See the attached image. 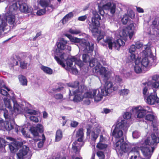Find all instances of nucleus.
Listing matches in <instances>:
<instances>
[{
	"instance_id": "obj_55",
	"label": "nucleus",
	"mask_w": 159,
	"mask_h": 159,
	"mask_svg": "<svg viewBox=\"0 0 159 159\" xmlns=\"http://www.w3.org/2000/svg\"><path fill=\"white\" fill-rule=\"evenodd\" d=\"M29 118L31 120L35 122H37L39 121L38 118L34 116H30Z\"/></svg>"
},
{
	"instance_id": "obj_20",
	"label": "nucleus",
	"mask_w": 159,
	"mask_h": 159,
	"mask_svg": "<svg viewBox=\"0 0 159 159\" xmlns=\"http://www.w3.org/2000/svg\"><path fill=\"white\" fill-rule=\"evenodd\" d=\"M17 3L19 6L18 8L21 12L25 13H29L31 12L33 10L32 8L28 7L26 3L22 1H18Z\"/></svg>"
},
{
	"instance_id": "obj_26",
	"label": "nucleus",
	"mask_w": 159,
	"mask_h": 159,
	"mask_svg": "<svg viewBox=\"0 0 159 159\" xmlns=\"http://www.w3.org/2000/svg\"><path fill=\"white\" fill-rule=\"evenodd\" d=\"M78 142H77L76 143L72 144V149L73 152L74 153L75 156H79L80 151V148L77 145V144H78Z\"/></svg>"
},
{
	"instance_id": "obj_24",
	"label": "nucleus",
	"mask_w": 159,
	"mask_h": 159,
	"mask_svg": "<svg viewBox=\"0 0 159 159\" xmlns=\"http://www.w3.org/2000/svg\"><path fill=\"white\" fill-rule=\"evenodd\" d=\"M76 136L78 138L77 140L74 142V144L76 143L77 142H80L82 141L83 138L84 136L83 129L82 128L79 129L76 132Z\"/></svg>"
},
{
	"instance_id": "obj_18",
	"label": "nucleus",
	"mask_w": 159,
	"mask_h": 159,
	"mask_svg": "<svg viewBox=\"0 0 159 159\" xmlns=\"http://www.w3.org/2000/svg\"><path fill=\"white\" fill-rule=\"evenodd\" d=\"M152 126L153 131L151 135L152 140L150 141V140L148 142L150 144L153 145L155 143H159V133L157 127L153 124ZM149 138V139L150 140V138Z\"/></svg>"
},
{
	"instance_id": "obj_63",
	"label": "nucleus",
	"mask_w": 159,
	"mask_h": 159,
	"mask_svg": "<svg viewBox=\"0 0 159 159\" xmlns=\"http://www.w3.org/2000/svg\"><path fill=\"white\" fill-rule=\"evenodd\" d=\"M130 58L132 61L134 60L135 61L136 60V56L135 55L134 53H130ZM137 60H139V59H137Z\"/></svg>"
},
{
	"instance_id": "obj_1",
	"label": "nucleus",
	"mask_w": 159,
	"mask_h": 159,
	"mask_svg": "<svg viewBox=\"0 0 159 159\" xmlns=\"http://www.w3.org/2000/svg\"><path fill=\"white\" fill-rule=\"evenodd\" d=\"M120 123L117 125V127L114 129L112 133V135L115 139V144H114L115 150L118 155L121 156L123 152H135L139 154V149L137 145L132 147L129 143L124 142V137L122 130L126 131L127 130L128 125L125 124L122 125Z\"/></svg>"
},
{
	"instance_id": "obj_50",
	"label": "nucleus",
	"mask_w": 159,
	"mask_h": 159,
	"mask_svg": "<svg viewBox=\"0 0 159 159\" xmlns=\"http://www.w3.org/2000/svg\"><path fill=\"white\" fill-rule=\"evenodd\" d=\"M136 47L135 45H131L129 49V52L130 53H134L135 51L136 50Z\"/></svg>"
},
{
	"instance_id": "obj_31",
	"label": "nucleus",
	"mask_w": 159,
	"mask_h": 159,
	"mask_svg": "<svg viewBox=\"0 0 159 159\" xmlns=\"http://www.w3.org/2000/svg\"><path fill=\"white\" fill-rule=\"evenodd\" d=\"M76 60V56H72L70 58H67L66 60V64L68 66L71 67L72 65L73 62H74Z\"/></svg>"
},
{
	"instance_id": "obj_19",
	"label": "nucleus",
	"mask_w": 159,
	"mask_h": 159,
	"mask_svg": "<svg viewBox=\"0 0 159 159\" xmlns=\"http://www.w3.org/2000/svg\"><path fill=\"white\" fill-rule=\"evenodd\" d=\"M159 79V75H154L152 76V80L147 82V85L151 87L152 89H158L159 83L157 81Z\"/></svg>"
},
{
	"instance_id": "obj_28",
	"label": "nucleus",
	"mask_w": 159,
	"mask_h": 159,
	"mask_svg": "<svg viewBox=\"0 0 159 159\" xmlns=\"http://www.w3.org/2000/svg\"><path fill=\"white\" fill-rule=\"evenodd\" d=\"M149 63V61L147 57L143 58L141 61L139 59V63L140 65L141 66H143V68L147 66Z\"/></svg>"
},
{
	"instance_id": "obj_64",
	"label": "nucleus",
	"mask_w": 159,
	"mask_h": 159,
	"mask_svg": "<svg viewBox=\"0 0 159 159\" xmlns=\"http://www.w3.org/2000/svg\"><path fill=\"white\" fill-rule=\"evenodd\" d=\"M98 143H105V140L102 135H100V140Z\"/></svg>"
},
{
	"instance_id": "obj_53",
	"label": "nucleus",
	"mask_w": 159,
	"mask_h": 159,
	"mask_svg": "<svg viewBox=\"0 0 159 159\" xmlns=\"http://www.w3.org/2000/svg\"><path fill=\"white\" fill-rule=\"evenodd\" d=\"M87 15H85L79 17L78 18V20L79 21H84L87 19Z\"/></svg>"
},
{
	"instance_id": "obj_43",
	"label": "nucleus",
	"mask_w": 159,
	"mask_h": 159,
	"mask_svg": "<svg viewBox=\"0 0 159 159\" xmlns=\"http://www.w3.org/2000/svg\"><path fill=\"white\" fill-rule=\"evenodd\" d=\"M75 65H76L78 66L80 68L83 66L84 65V64L82 61L80 59H77L76 58V60L75 61H74Z\"/></svg>"
},
{
	"instance_id": "obj_56",
	"label": "nucleus",
	"mask_w": 159,
	"mask_h": 159,
	"mask_svg": "<svg viewBox=\"0 0 159 159\" xmlns=\"http://www.w3.org/2000/svg\"><path fill=\"white\" fill-rule=\"evenodd\" d=\"M135 14L133 10H130L128 12V16L129 17L133 19L134 18Z\"/></svg>"
},
{
	"instance_id": "obj_4",
	"label": "nucleus",
	"mask_w": 159,
	"mask_h": 159,
	"mask_svg": "<svg viewBox=\"0 0 159 159\" xmlns=\"http://www.w3.org/2000/svg\"><path fill=\"white\" fill-rule=\"evenodd\" d=\"M67 42L63 38H61L59 42H57V48L54 51L53 56H54L55 59L57 61L58 64L61 65L63 67H65V64L63 62L62 60H65L64 56L65 53H62L63 50L65 49L67 47L68 51L71 50V47L70 46L66 45Z\"/></svg>"
},
{
	"instance_id": "obj_25",
	"label": "nucleus",
	"mask_w": 159,
	"mask_h": 159,
	"mask_svg": "<svg viewBox=\"0 0 159 159\" xmlns=\"http://www.w3.org/2000/svg\"><path fill=\"white\" fill-rule=\"evenodd\" d=\"M18 5V4L17 3V2L13 3L12 5L10 6L9 11L7 12L16 14L19 8Z\"/></svg>"
},
{
	"instance_id": "obj_11",
	"label": "nucleus",
	"mask_w": 159,
	"mask_h": 159,
	"mask_svg": "<svg viewBox=\"0 0 159 159\" xmlns=\"http://www.w3.org/2000/svg\"><path fill=\"white\" fill-rule=\"evenodd\" d=\"M133 111L135 112L138 118H142L148 113L151 112L152 110L148 106H139L132 109Z\"/></svg>"
},
{
	"instance_id": "obj_61",
	"label": "nucleus",
	"mask_w": 159,
	"mask_h": 159,
	"mask_svg": "<svg viewBox=\"0 0 159 159\" xmlns=\"http://www.w3.org/2000/svg\"><path fill=\"white\" fill-rule=\"evenodd\" d=\"M63 88V87H59L57 88L53 89L52 90L55 92H59L60 91L62 90Z\"/></svg>"
},
{
	"instance_id": "obj_6",
	"label": "nucleus",
	"mask_w": 159,
	"mask_h": 159,
	"mask_svg": "<svg viewBox=\"0 0 159 159\" xmlns=\"http://www.w3.org/2000/svg\"><path fill=\"white\" fill-rule=\"evenodd\" d=\"M30 131L34 137H38V139L40 140L38 144V148H42L45 140V137L43 134H42V136H40L39 135V132L40 134L43 133V126L41 124H38L35 127L31 128Z\"/></svg>"
},
{
	"instance_id": "obj_33",
	"label": "nucleus",
	"mask_w": 159,
	"mask_h": 159,
	"mask_svg": "<svg viewBox=\"0 0 159 159\" xmlns=\"http://www.w3.org/2000/svg\"><path fill=\"white\" fill-rule=\"evenodd\" d=\"M62 137V133L60 129H58L56 133L55 141L58 142L60 141Z\"/></svg>"
},
{
	"instance_id": "obj_35",
	"label": "nucleus",
	"mask_w": 159,
	"mask_h": 159,
	"mask_svg": "<svg viewBox=\"0 0 159 159\" xmlns=\"http://www.w3.org/2000/svg\"><path fill=\"white\" fill-rule=\"evenodd\" d=\"M69 39L72 44H75L77 46V45H78L80 41V39L73 37L72 36H70Z\"/></svg>"
},
{
	"instance_id": "obj_30",
	"label": "nucleus",
	"mask_w": 159,
	"mask_h": 159,
	"mask_svg": "<svg viewBox=\"0 0 159 159\" xmlns=\"http://www.w3.org/2000/svg\"><path fill=\"white\" fill-rule=\"evenodd\" d=\"M73 16L72 12H70L66 15L62 19V22L63 24H66L68 20Z\"/></svg>"
},
{
	"instance_id": "obj_45",
	"label": "nucleus",
	"mask_w": 159,
	"mask_h": 159,
	"mask_svg": "<svg viewBox=\"0 0 159 159\" xmlns=\"http://www.w3.org/2000/svg\"><path fill=\"white\" fill-rule=\"evenodd\" d=\"M45 8L46 10V12L50 13L53 11V7L52 5L50 3L48 6H47Z\"/></svg>"
},
{
	"instance_id": "obj_48",
	"label": "nucleus",
	"mask_w": 159,
	"mask_h": 159,
	"mask_svg": "<svg viewBox=\"0 0 159 159\" xmlns=\"http://www.w3.org/2000/svg\"><path fill=\"white\" fill-rule=\"evenodd\" d=\"M140 132L137 131H135L133 132L132 133V135L134 138H138L140 136Z\"/></svg>"
},
{
	"instance_id": "obj_46",
	"label": "nucleus",
	"mask_w": 159,
	"mask_h": 159,
	"mask_svg": "<svg viewBox=\"0 0 159 159\" xmlns=\"http://www.w3.org/2000/svg\"><path fill=\"white\" fill-rule=\"evenodd\" d=\"M98 136V134L96 133L95 132L93 131L91 132V137L92 139L94 141H95Z\"/></svg>"
},
{
	"instance_id": "obj_44",
	"label": "nucleus",
	"mask_w": 159,
	"mask_h": 159,
	"mask_svg": "<svg viewBox=\"0 0 159 159\" xmlns=\"http://www.w3.org/2000/svg\"><path fill=\"white\" fill-rule=\"evenodd\" d=\"M26 112L31 115H36L38 114V112L34 110H33L30 109H28L26 110Z\"/></svg>"
},
{
	"instance_id": "obj_36",
	"label": "nucleus",
	"mask_w": 159,
	"mask_h": 159,
	"mask_svg": "<svg viewBox=\"0 0 159 159\" xmlns=\"http://www.w3.org/2000/svg\"><path fill=\"white\" fill-rule=\"evenodd\" d=\"M151 89L153 90V89L151 88V87L148 86L147 85V86H145L143 88V94L145 99H146V97H147V94L149 93V92L148 91V89Z\"/></svg>"
},
{
	"instance_id": "obj_10",
	"label": "nucleus",
	"mask_w": 159,
	"mask_h": 159,
	"mask_svg": "<svg viewBox=\"0 0 159 159\" xmlns=\"http://www.w3.org/2000/svg\"><path fill=\"white\" fill-rule=\"evenodd\" d=\"M105 45H108L109 48L112 49L113 47L119 50L121 46L125 45V42L121 39H118L116 42L113 41L112 38L110 37H107L105 39H104Z\"/></svg>"
},
{
	"instance_id": "obj_32",
	"label": "nucleus",
	"mask_w": 159,
	"mask_h": 159,
	"mask_svg": "<svg viewBox=\"0 0 159 159\" xmlns=\"http://www.w3.org/2000/svg\"><path fill=\"white\" fill-rule=\"evenodd\" d=\"M41 69L45 73L48 75H51L53 73L52 70L51 68L42 66L40 67Z\"/></svg>"
},
{
	"instance_id": "obj_27",
	"label": "nucleus",
	"mask_w": 159,
	"mask_h": 159,
	"mask_svg": "<svg viewBox=\"0 0 159 159\" xmlns=\"http://www.w3.org/2000/svg\"><path fill=\"white\" fill-rule=\"evenodd\" d=\"M135 66L134 67V70L135 72L137 73H139L142 71V68L143 66H141L139 63V60H136L135 61Z\"/></svg>"
},
{
	"instance_id": "obj_52",
	"label": "nucleus",
	"mask_w": 159,
	"mask_h": 159,
	"mask_svg": "<svg viewBox=\"0 0 159 159\" xmlns=\"http://www.w3.org/2000/svg\"><path fill=\"white\" fill-rule=\"evenodd\" d=\"M129 92V90L126 89H121L120 92V95H126L128 94Z\"/></svg>"
},
{
	"instance_id": "obj_51",
	"label": "nucleus",
	"mask_w": 159,
	"mask_h": 159,
	"mask_svg": "<svg viewBox=\"0 0 159 159\" xmlns=\"http://www.w3.org/2000/svg\"><path fill=\"white\" fill-rule=\"evenodd\" d=\"M157 21L156 19L154 20L152 22V26L153 29H158V25L157 24Z\"/></svg>"
},
{
	"instance_id": "obj_40",
	"label": "nucleus",
	"mask_w": 159,
	"mask_h": 159,
	"mask_svg": "<svg viewBox=\"0 0 159 159\" xmlns=\"http://www.w3.org/2000/svg\"><path fill=\"white\" fill-rule=\"evenodd\" d=\"M69 32L72 34H78L81 33V31L79 30H73L70 29L69 30Z\"/></svg>"
},
{
	"instance_id": "obj_7",
	"label": "nucleus",
	"mask_w": 159,
	"mask_h": 159,
	"mask_svg": "<svg viewBox=\"0 0 159 159\" xmlns=\"http://www.w3.org/2000/svg\"><path fill=\"white\" fill-rule=\"evenodd\" d=\"M149 138H147L144 141L137 143L136 145L138 147L139 150H140L145 157V159H150L152 154L151 153V148L149 141Z\"/></svg>"
},
{
	"instance_id": "obj_60",
	"label": "nucleus",
	"mask_w": 159,
	"mask_h": 159,
	"mask_svg": "<svg viewBox=\"0 0 159 159\" xmlns=\"http://www.w3.org/2000/svg\"><path fill=\"white\" fill-rule=\"evenodd\" d=\"M79 124V123L76 121H74L71 122L70 123V125L71 127L75 128Z\"/></svg>"
},
{
	"instance_id": "obj_58",
	"label": "nucleus",
	"mask_w": 159,
	"mask_h": 159,
	"mask_svg": "<svg viewBox=\"0 0 159 159\" xmlns=\"http://www.w3.org/2000/svg\"><path fill=\"white\" fill-rule=\"evenodd\" d=\"M54 97L56 99H61L63 98V96L62 94L58 93L55 95Z\"/></svg>"
},
{
	"instance_id": "obj_47",
	"label": "nucleus",
	"mask_w": 159,
	"mask_h": 159,
	"mask_svg": "<svg viewBox=\"0 0 159 159\" xmlns=\"http://www.w3.org/2000/svg\"><path fill=\"white\" fill-rule=\"evenodd\" d=\"M92 127V126L91 125L88 124L87 125V126H86V129H87V136L89 135L91 132V129Z\"/></svg>"
},
{
	"instance_id": "obj_42",
	"label": "nucleus",
	"mask_w": 159,
	"mask_h": 159,
	"mask_svg": "<svg viewBox=\"0 0 159 159\" xmlns=\"http://www.w3.org/2000/svg\"><path fill=\"white\" fill-rule=\"evenodd\" d=\"M129 20L128 16L125 14L123 16V17L122 18L121 21L122 24L124 25L126 24Z\"/></svg>"
},
{
	"instance_id": "obj_29",
	"label": "nucleus",
	"mask_w": 159,
	"mask_h": 159,
	"mask_svg": "<svg viewBox=\"0 0 159 159\" xmlns=\"http://www.w3.org/2000/svg\"><path fill=\"white\" fill-rule=\"evenodd\" d=\"M18 78L21 85L24 86L27 85V80L25 76L22 75H20L18 76Z\"/></svg>"
},
{
	"instance_id": "obj_39",
	"label": "nucleus",
	"mask_w": 159,
	"mask_h": 159,
	"mask_svg": "<svg viewBox=\"0 0 159 159\" xmlns=\"http://www.w3.org/2000/svg\"><path fill=\"white\" fill-rule=\"evenodd\" d=\"M97 148L100 150L105 149L107 147L105 143H98L96 146Z\"/></svg>"
},
{
	"instance_id": "obj_12",
	"label": "nucleus",
	"mask_w": 159,
	"mask_h": 159,
	"mask_svg": "<svg viewBox=\"0 0 159 159\" xmlns=\"http://www.w3.org/2000/svg\"><path fill=\"white\" fill-rule=\"evenodd\" d=\"M77 46L79 49H84L83 51L85 53H90L93 51L94 47L93 44H90L86 39H80Z\"/></svg>"
},
{
	"instance_id": "obj_37",
	"label": "nucleus",
	"mask_w": 159,
	"mask_h": 159,
	"mask_svg": "<svg viewBox=\"0 0 159 159\" xmlns=\"http://www.w3.org/2000/svg\"><path fill=\"white\" fill-rule=\"evenodd\" d=\"M114 82L115 84L120 85L122 83V80L120 76L116 75L114 79Z\"/></svg>"
},
{
	"instance_id": "obj_62",
	"label": "nucleus",
	"mask_w": 159,
	"mask_h": 159,
	"mask_svg": "<svg viewBox=\"0 0 159 159\" xmlns=\"http://www.w3.org/2000/svg\"><path fill=\"white\" fill-rule=\"evenodd\" d=\"M71 72L73 74H77L78 73V71L76 68H74L73 67L71 69Z\"/></svg>"
},
{
	"instance_id": "obj_21",
	"label": "nucleus",
	"mask_w": 159,
	"mask_h": 159,
	"mask_svg": "<svg viewBox=\"0 0 159 159\" xmlns=\"http://www.w3.org/2000/svg\"><path fill=\"white\" fill-rule=\"evenodd\" d=\"M131 113L128 112H126L123 115V117L124 119V120H121L120 121V119H119L118 121L117 122V124L116 125H113L112 126V128L114 127V129H115L117 127V125L118 124H119L120 123H122V125H124L125 124H126L128 125V127H127L128 129L129 126V122L128 120L131 118Z\"/></svg>"
},
{
	"instance_id": "obj_13",
	"label": "nucleus",
	"mask_w": 159,
	"mask_h": 159,
	"mask_svg": "<svg viewBox=\"0 0 159 159\" xmlns=\"http://www.w3.org/2000/svg\"><path fill=\"white\" fill-rule=\"evenodd\" d=\"M129 24L127 27L126 30L123 29L121 35L124 37V40L125 41L127 39V37L128 35L130 39H131L134 32V30L135 27L134 26V23L133 22H129Z\"/></svg>"
},
{
	"instance_id": "obj_41",
	"label": "nucleus",
	"mask_w": 159,
	"mask_h": 159,
	"mask_svg": "<svg viewBox=\"0 0 159 159\" xmlns=\"http://www.w3.org/2000/svg\"><path fill=\"white\" fill-rule=\"evenodd\" d=\"M20 67L22 69H25L27 68L28 63L25 62L24 61H21L20 62Z\"/></svg>"
},
{
	"instance_id": "obj_23",
	"label": "nucleus",
	"mask_w": 159,
	"mask_h": 159,
	"mask_svg": "<svg viewBox=\"0 0 159 159\" xmlns=\"http://www.w3.org/2000/svg\"><path fill=\"white\" fill-rule=\"evenodd\" d=\"M17 144H22V143L14 141L9 143V147L11 152H16L18 148Z\"/></svg>"
},
{
	"instance_id": "obj_59",
	"label": "nucleus",
	"mask_w": 159,
	"mask_h": 159,
	"mask_svg": "<svg viewBox=\"0 0 159 159\" xmlns=\"http://www.w3.org/2000/svg\"><path fill=\"white\" fill-rule=\"evenodd\" d=\"M134 45L135 46L136 48L138 49L140 48L143 46L142 43L139 41L136 42Z\"/></svg>"
},
{
	"instance_id": "obj_15",
	"label": "nucleus",
	"mask_w": 159,
	"mask_h": 159,
	"mask_svg": "<svg viewBox=\"0 0 159 159\" xmlns=\"http://www.w3.org/2000/svg\"><path fill=\"white\" fill-rule=\"evenodd\" d=\"M101 62L103 65V63L101 61H97L95 62V65H96L95 67L96 71L98 72V71L97 70H98L100 74L103 76V79L109 78L110 75L108 72H107V69L102 66Z\"/></svg>"
},
{
	"instance_id": "obj_17",
	"label": "nucleus",
	"mask_w": 159,
	"mask_h": 159,
	"mask_svg": "<svg viewBox=\"0 0 159 159\" xmlns=\"http://www.w3.org/2000/svg\"><path fill=\"white\" fill-rule=\"evenodd\" d=\"M153 89V93H151L150 94L146 97V102L150 105H153L159 103V98L157 97L156 92L157 89Z\"/></svg>"
},
{
	"instance_id": "obj_8",
	"label": "nucleus",
	"mask_w": 159,
	"mask_h": 159,
	"mask_svg": "<svg viewBox=\"0 0 159 159\" xmlns=\"http://www.w3.org/2000/svg\"><path fill=\"white\" fill-rule=\"evenodd\" d=\"M15 14L7 12L5 15V18L4 20H2V23L0 25V35L1 33L4 32V28L7 25V22L9 24L13 25L14 26L17 24L15 21Z\"/></svg>"
},
{
	"instance_id": "obj_57",
	"label": "nucleus",
	"mask_w": 159,
	"mask_h": 159,
	"mask_svg": "<svg viewBox=\"0 0 159 159\" xmlns=\"http://www.w3.org/2000/svg\"><path fill=\"white\" fill-rule=\"evenodd\" d=\"M0 93L2 95L7 96L9 95L8 93L5 90L2 89V88H0Z\"/></svg>"
},
{
	"instance_id": "obj_5",
	"label": "nucleus",
	"mask_w": 159,
	"mask_h": 159,
	"mask_svg": "<svg viewBox=\"0 0 159 159\" xmlns=\"http://www.w3.org/2000/svg\"><path fill=\"white\" fill-rule=\"evenodd\" d=\"M93 16L91 19L92 23L89 25V29L93 36H95L98 35L97 40L98 42H99L104 37L103 35L99 34L100 31L98 28L100 26L101 17L97 12H93Z\"/></svg>"
},
{
	"instance_id": "obj_16",
	"label": "nucleus",
	"mask_w": 159,
	"mask_h": 159,
	"mask_svg": "<svg viewBox=\"0 0 159 159\" xmlns=\"http://www.w3.org/2000/svg\"><path fill=\"white\" fill-rule=\"evenodd\" d=\"M29 150V147L25 145L23 146L21 149H20L19 152L17 153L18 159H30L31 155H27Z\"/></svg>"
},
{
	"instance_id": "obj_9",
	"label": "nucleus",
	"mask_w": 159,
	"mask_h": 159,
	"mask_svg": "<svg viewBox=\"0 0 159 159\" xmlns=\"http://www.w3.org/2000/svg\"><path fill=\"white\" fill-rule=\"evenodd\" d=\"M82 58L83 62L85 63L89 62V66L91 67H93L95 65V62L97 61H101L103 65H106L105 58L103 56L98 54L95 55V58H92L90 60L89 55L87 54H83L82 55Z\"/></svg>"
},
{
	"instance_id": "obj_14",
	"label": "nucleus",
	"mask_w": 159,
	"mask_h": 159,
	"mask_svg": "<svg viewBox=\"0 0 159 159\" xmlns=\"http://www.w3.org/2000/svg\"><path fill=\"white\" fill-rule=\"evenodd\" d=\"M101 2L103 3V8L106 10L110 11V13L114 14L116 11V5L110 0H102Z\"/></svg>"
},
{
	"instance_id": "obj_22",
	"label": "nucleus",
	"mask_w": 159,
	"mask_h": 159,
	"mask_svg": "<svg viewBox=\"0 0 159 159\" xmlns=\"http://www.w3.org/2000/svg\"><path fill=\"white\" fill-rule=\"evenodd\" d=\"M87 88L84 86L83 88L82 86L79 87L78 89L73 92V94L75 95L74 98L73 99V101L75 102H78L81 100V98L80 96L76 94L77 93H83L84 92V90L86 91Z\"/></svg>"
},
{
	"instance_id": "obj_3",
	"label": "nucleus",
	"mask_w": 159,
	"mask_h": 159,
	"mask_svg": "<svg viewBox=\"0 0 159 159\" xmlns=\"http://www.w3.org/2000/svg\"><path fill=\"white\" fill-rule=\"evenodd\" d=\"M13 112L12 111L9 112L7 110H3V115L7 121L4 127L6 130L8 131L14 128V125H15L14 117L16 116L25 111V108L20 106L16 102L13 101Z\"/></svg>"
},
{
	"instance_id": "obj_49",
	"label": "nucleus",
	"mask_w": 159,
	"mask_h": 159,
	"mask_svg": "<svg viewBox=\"0 0 159 159\" xmlns=\"http://www.w3.org/2000/svg\"><path fill=\"white\" fill-rule=\"evenodd\" d=\"M46 12V10L44 8L38 11L37 12V14L38 16H41L44 14Z\"/></svg>"
},
{
	"instance_id": "obj_38",
	"label": "nucleus",
	"mask_w": 159,
	"mask_h": 159,
	"mask_svg": "<svg viewBox=\"0 0 159 159\" xmlns=\"http://www.w3.org/2000/svg\"><path fill=\"white\" fill-rule=\"evenodd\" d=\"M48 0H40L39 1L40 5L44 8H45L50 4Z\"/></svg>"
},
{
	"instance_id": "obj_54",
	"label": "nucleus",
	"mask_w": 159,
	"mask_h": 159,
	"mask_svg": "<svg viewBox=\"0 0 159 159\" xmlns=\"http://www.w3.org/2000/svg\"><path fill=\"white\" fill-rule=\"evenodd\" d=\"M93 125L94 126V128L97 129V131L99 132L100 131V128H101L100 125L98 123L95 122L93 124Z\"/></svg>"
},
{
	"instance_id": "obj_34",
	"label": "nucleus",
	"mask_w": 159,
	"mask_h": 159,
	"mask_svg": "<svg viewBox=\"0 0 159 159\" xmlns=\"http://www.w3.org/2000/svg\"><path fill=\"white\" fill-rule=\"evenodd\" d=\"M145 119L148 121L153 122L155 120V116L152 113H149L145 116Z\"/></svg>"
},
{
	"instance_id": "obj_2",
	"label": "nucleus",
	"mask_w": 159,
	"mask_h": 159,
	"mask_svg": "<svg viewBox=\"0 0 159 159\" xmlns=\"http://www.w3.org/2000/svg\"><path fill=\"white\" fill-rule=\"evenodd\" d=\"M105 83L104 88L97 89H93L89 92H86L83 95L85 98H94L97 102L100 101L103 96H106L113 91L116 90L118 88L117 85L114 86L112 83L110 81L109 78L103 79Z\"/></svg>"
}]
</instances>
